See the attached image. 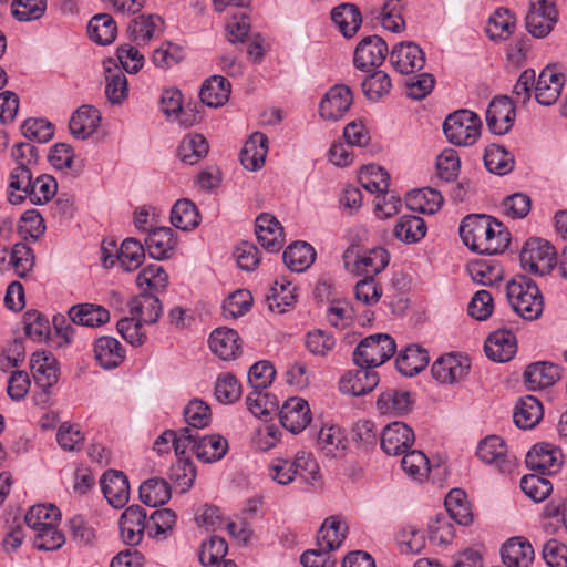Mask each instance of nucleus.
Here are the masks:
<instances>
[{"mask_svg": "<svg viewBox=\"0 0 567 567\" xmlns=\"http://www.w3.org/2000/svg\"><path fill=\"white\" fill-rule=\"evenodd\" d=\"M268 153V137L261 132H255L244 144L240 162L249 171L260 169Z\"/></svg>", "mask_w": 567, "mask_h": 567, "instance_id": "4be33fe9", "label": "nucleus"}, {"mask_svg": "<svg viewBox=\"0 0 567 567\" xmlns=\"http://www.w3.org/2000/svg\"><path fill=\"white\" fill-rule=\"evenodd\" d=\"M516 117L514 102L506 95L495 96L486 110V125L495 135L511 131Z\"/></svg>", "mask_w": 567, "mask_h": 567, "instance_id": "1a4fd4ad", "label": "nucleus"}, {"mask_svg": "<svg viewBox=\"0 0 567 567\" xmlns=\"http://www.w3.org/2000/svg\"><path fill=\"white\" fill-rule=\"evenodd\" d=\"M487 220V215H468L462 220L458 228L460 236L472 251L478 252V245L485 244V231H488Z\"/></svg>", "mask_w": 567, "mask_h": 567, "instance_id": "c756f323", "label": "nucleus"}, {"mask_svg": "<svg viewBox=\"0 0 567 567\" xmlns=\"http://www.w3.org/2000/svg\"><path fill=\"white\" fill-rule=\"evenodd\" d=\"M526 464L533 468L538 470L542 473L556 472L559 467L555 452L548 444H536L526 455Z\"/></svg>", "mask_w": 567, "mask_h": 567, "instance_id": "4d7b16f0", "label": "nucleus"}, {"mask_svg": "<svg viewBox=\"0 0 567 567\" xmlns=\"http://www.w3.org/2000/svg\"><path fill=\"white\" fill-rule=\"evenodd\" d=\"M255 234L258 243L269 252H278L284 245V229L275 216L262 213L256 218Z\"/></svg>", "mask_w": 567, "mask_h": 567, "instance_id": "f3484780", "label": "nucleus"}, {"mask_svg": "<svg viewBox=\"0 0 567 567\" xmlns=\"http://www.w3.org/2000/svg\"><path fill=\"white\" fill-rule=\"evenodd\" d=\"M208 142L202 134H188L182 140L177 154L184 163L194 165L208 153Z\"/></svg>", "mask_w": 567, "mask_h": 567, "instance_id": "864d4df0", "label": "nucleus"}, {"mask_svg": "<svg viewBox=\"0 0 567 567\" xmlns=\"http://www.w3.org/2000/svg\"><path fill=\"white\" fill-rule=\"evenodd\" d=\"M163 20L158 16H138L127 27L130 39L137 45L148 44L162 32Z\"/></svg>", "mask_w": 567, "mask_h": 567, "instance_id": "a878e982", "label": "nucleus"}, {"mask_svg": "<svg viewBox=\"0 0 567 567\" xmlns=\"http://www.w3.org/2000/svg\"><path fill=\"white\" fill-rule=\"evenodd\" d=\"M176 519L175 512L169 508L154 511L147 519L148 536L156 540L167 539L173 533Z\"/></svg>", "mask_w": 567, "mask_h": 567, "instance_id": "09e8293b", "label": "nucleus"}, {"mask_svg": "<svg viewBox=\"0 0 567 567\" xmlns=\"http://www.w3.org/2000/svg\"><path fill=\"white\" fill-rule=\"evenodd\" d=\"M331 19L346 38H352L359 30L362 19L358 7L353 3H342L331 11Z\"/></svg>", "mask_w": 567, "mask_h": 567, "instance_id": "ea45409f", "label": "nucleus"}, {"mask_svg": "<svg viewBox=\"0 0 567 567\" xmlns=\"http://www.w3.org/2000/svg\"><path fill=\"white\" fill-rule=\"evenodd\" d=\"M477 457L499 473H512L517 466L516 457L508 452L506 442L498 435L483 439L476 449Z\"/></svg>", "mask_w": 567, "mask_h": 567, "instance_id": "423d86ee", "label": "nucleus"}, {"mask_svg": "<svg viewBox=\"0 0 567 567\" xmlns=\"http://www.w3.org/2000/svg\"><path fill=\"white\" fill-rule=\"evenodd\" d=\"M388 54V44L381 37H364L355 47L353 64L358 70L365 72L380 66Z\"/></svg>", "mask_w": 567, "mask_h": 567, "instance_id": "6e6552de", "label": "nucleus"}, {"mask_svg": "<svg viewBox=\"0 0 567 567\" xmlns=\"http://www.w3.org/2000/svg\"><path fill=\"white\" fill-rule=\"evenodd\" d=\"M444 505L451 519L458 525L467 526L473 520L470 504L466 494L458 488L449 492L445 497Z\"/></svg>", "mask_w": 567, "mask_h": 567, "instance_id": "de8ad7c7", "label": "nucleus"}, {"mask_svg": "<svg viewBox=\"0 0 567 567\" xmlns=\"http://www.w3.org/2000/svg\"><path fill=\"white\" fill-rule=\"evenodd\" d=\"M501 556L507 567H528L534 560V549L527 539L513 537L502 546Z\"/></svg>", "mask_w": 567, "mask_h": 567, "instance_id": "5701e85b", "label": "nucleus"}, {"mask_svg": "<svg viewBox=\"0 0 567 567\" xmlns=\"http://www.w3.org/2000/svg\"><path fill=\"white\" fill-rule=\"evenodd\" d=\"M558 21V12L551 0H534L525 17L527 31L534 38L547 37Z\"/></svg>", "mask_w": 567, "mask_h": 567, "instance_id": "0eeeda50", "label": "nucleus"}, {"mask_svg": "<svg viewBox=\"0 0 567 567\" xmlns=\"http://www.w3.org/2000/svg\"><path fill=\"white\" fill-rule=\"evenodd\" d=\"M484 164L492 174L503 176L513 171L515 159L504 146L491 144L485 150Z\"/></svg>", "mask_w": 567, "mask_h": 567, "instance_id": "c03bdc74", "label": "nucleus"}, {"mask_svg": "<svg viewBox=\"0 0 567 567\" xmlns=\"http://www.w3.org/2000/svg\"><path fill=\"white\" fill-rule=\"evenodd\" d=\"M140 499L150 507L164 505L171 499V486L164 478H148L140 486Z\"/></svg>", "mask_w": 567, "mask_h": 567, "instance_id": "a18cd8bd", "label": "nucleus"}, {"mask_svg": "<svg viewBox=\"0 0 567 567\" xmlns=\"http://www.w3.org/2000/svg\"><path fill=\"white\" fill-rule=\"evenodd\" d=\"M544 416L540 401L534 395L520 398L514 408L513 419L516 426L523 430L535 427Z\"/></svg>", "mask_w": 567, "mask_h": 567, "instance_id": "bb28decb", "label": "nucleus"}, {"mask_svg": "<svg viewBox=\"0 0 567 567\" xmlns=\"http://www.w3.org/2000/svg\"><path fill=\"white\" fill-rule=\"evenodd\" d=\"M184 419L187 427L196 430L207 427L212 422V412L209 405L200 399H193L184 408Z\"/></svg>", "mask_w": 567, "mask_h": 567, "instance_id": "bf43d9fd", "label": "nucleus"}, {"mask_svg": "<svg viewBox=\"0 0 567 567\" xmlns=\"http://www.w3.org/2000/svg\"><path fill=\"white\" fill-rule=\"evenodd\" d=\"M100 122L101 113L96 107L82 105L72 114L69 128L74 137L86 140L97 130Z\"/></svg>", "mask_w": 567, "mask_h": 567, "instance_id": "412c9836", "label": "nucleus"}, {"mask_svg": "<svg viewBox=\"0 0 567 567\" xmlns=\"http://www.w3.org/2000/svg\"><path fill=\"white\" fill-rule=\"evenodd\" d=\"M468 370L455 355L449 354L439 358L432 365V374L441 383H453L462 379Z\"/></svg>", "mask_w": 567, "mask_h": 567, "instance_id": "79ce46f5", "label": "nucleus"}, {"mask_svg": "<svg viewBox=\"0 0 567 567\" xmlns=\"http://www.w3.org/2000/svg\"><path fill=\"white\" fill-rule=\"evenodd\" d=\"M353 103L351 89L344 84H336L326 93L320 102V115L337 121L344 116Z\"/></svg>", "mask_w": 567, "mask_h": 567, "instance_id": "ddd939ff", "label": "nucleus"}, {"mask_svg": "<svg viewBox=\"0 0 567 567\" xmlns=\"http://www.w3.org/2000/svg\"><path fill=\"white\" fill-rule=\"evenodd\" d=\"M481 117L470 110H458L446 116L443 132L447 141L457 146H471L480 137Z\"/></svg>", "mask_w": 567, "mask_h": 567, "instance_id": "f03ea898", "label": "nucleus"}, {"mask_svg": "<svg viewBox=\"0 0 567 567\" xmlns=\"http://www.w3.org/2000/svg\"><path fill=\"white\" fill-rule=\"evenodd\" d=\"M280 423L291 433L302 432L311 422L309 404L301 398H289L279 412Z\"/></svg>", "mask_w": 567, "mask_h": 567, "instance_id": "4468645a", "label": "nucleus"}, {"mask_svg": "<svg viewBox=\"0 0 567 567\" xmlns=\"http://www.w3.org/2000/svg\"><path fill=\"white\" fill-rule=\"evenodd\" d=\"M210 350L223 360H233L240 351L238 332L230 328L215 329L208 340Z\"/></svg>", "mask_w": 567, "mask_h": 567, "instance_id": "b1692460", "label": "nucleus"}, {"mask_svg": "<svg viewBox=\"0 0 567 567\" xmlns=\"http://www.w3.org/2000/svg\"><path fill=\"white\" fill-rule=\"evenodd\" d=\"M128 306L130 313L147 324L157 322L163 311L159 299L151 292H142L132 298Z\"/></svg>", "mask_w": 567, "mask_h": 567, "instance_id": "2f4dec72", "label": "nucleus"}, {"mask_svg": "<svg viewBox=\"0 0 567 567\" xmlns=\"http://www.w3.org/2000/svg\"><path fill=\"white\" fill-rule=\"evenodd\" d=\"M292 461L296 477L303 483L315 486L321 481L320 467L312 454L298 452Z\"/></svg>", "mask_w": 567, "mask_h": 567, "instance_id": "13d9d810", "label": "nucleus"}, {"mask_svg": "<svg viewBox=\"0 0 567 567\" xmlns=\"http://www.w3.org/2000/svg\"><path fill=\"white\" fill-rule=\"evenodd\" d=\"M516 338L511 330H496L488 336L484 344L486 355L495 362H507L516 353Z\"/></svg>", "mask_w": 567, "mask_h": 567, "instance_id": "a211bd4d", "label": "nucleus"}, {"mask_svg": "<svg viewBox=\"0 0 567 567\" xmlns=\"http://www.w3.org/2000/svg\"><path fill=\"white\" fill-rule=\"evenodd\" d=\"M413 430L403 422L386 425L381 433V447L389 455L404 454L413 445Z\"/></svg>", "mask_w": 567, "mask_h": 567, "instance_id": "f8f14e48", "label": "nucleus"}, {"mask_svg": "<svg viewBox=\"0 0 567 567\" xmlns=\"http://www.w3.org/2000/svg\"><path fill=\"white\" fill-rule=\"evenodd\" d=\"M282 259L291 271L302 272L313 264L316 250L306 241H296L285 249Z\"/></svg>", "mask_w": 567, "mask_h": 567, "instance_id": "f704fd0d", "label": "nucleus"}, {"mask_svg": "<svg viewBox=\"0 0 567 567\" xmlns=\"http://www.w3.org/2000/svg\"><path fill=\"white\" fill-rule=\"evenodd\" d=\"M61 519L60 509L53 505H34L30 507L24 516V522L29 528L37 530L41 527H48L58 524Z\"/></svg>", "mask_w": 567, "mask_h": 567, "instance_id": "6e6d98bb", "label": "nucleus"}, {"mask_svg": "<svg viewBox=\"0 0 567 567\" xmlns=\"http://www.w3.org/2000/svg\"><path fill=\"white\" fill-rule=\"evenodd\" d=\"M361 186L370 193H388L390 186V175L381 166L370 164L363 166L359 173Z\"/></svg>", "mask_w": 567, "mask_h": 567, "instance_id": "603ef678", "label": "nucleus"}, {"mask_svg": "<svg viewBox=\"0 0 567 567\" xmlns=\"http://www.w3.org/2000/svg\"><path fill=\"white\" fill-rule=\"evenodd\" d=\"M488 231H485V244L478 245V254L496 255L503 252L509 245V233L504 229L503 224L488 216Z\"/></svg>", "mask_w": 567, "mask_h": 567, "instance_id": "a19ab883", "label": "nucleus"}, {"mask_svg": "<svg viewBox=\"0 0 567 567\" xmlns=\"http://www.w3.org/2000/svg\"><path fill=\"white\" fill-rule=\"evenodd\" d=\"M68 313L72 323L90 328L101 327L110 320L109 310L95 303L72 306Z\"/></svg>", "mask_w": 567, "mask_h": 567, "instance_id": "c85d7f7f", "label": "nucleus"}, {"mask_svg": "<svg viewBox=\"0 0 567 567\" xmlns=\"http://www.w3.org/2000/svg\"><path fill=\"white\" fill-rule=\"evenodd\" d=\"M380 379L371 368L359 367L355 370L346 372L339 382V389L344 394L362 396L371 392L379 383Z\"/></svg>", "mask_w": 567, "mask_h": 567, "instance_id": "dca6fc26", "label": "nucleus"}, {"mask_svg": "<svg viewBox=\"0 0 567 567\" xmlns=\"http://www.w3.org/2000/svg\"><path fill=\"white\" fill-rule=\"evenodd\" d=\"M58 183L47 174L39 175L33 179L32 186L27 197L34 205H42L48 203L56 193Z\"/></svg>", "mask_w": 567, "mask_h": 567, "instance_id": "e2e57ef3", "label": "nucleus"}, {"mask_svg": "<svg viewBox=\"0 0 567 567\" xmlns=\"http://www.w3.org/2000/svg\"><path fill=\"white\" fill-rule=\"evenodd\" d=\"M101 489L107 503L114 508L124 507L130 499V483L127 476L116 470L106 471L101 480Z\"/></svg>", "mask_w": 567, "mask_h": 567, "instance_id": "2eb2a0df", "label": "nucleus"}, {"mask_svg": "<svg viewBox=\"0 0 567 567\" xmlns=\"http://www.w3.org/2000/svg\"><path fill=\"white\" fill-rule=\"evenodd\" d=\"M116 258L123 270L133 271L142 265L145 249L137 239L126 238L116 251Z\"/></svg>", "mask_w": 567, "mask_h": 567, "instance_id": "5fc2aeb1", "label": "nucleus"}, {"mask_svg": "<svg viewBox=\"0 0 567 567\" xmlns=\"http://www.w3.org/2000/svg\"><path fill=\"white\" fill-rule=\"evenodd\" d=\"M116 33V22L109 13H97L87 23L89 38L99 45L111 44Z\"/></svg>", "mask_w": 567, "mask_h": 567, "instance_id": "4c0bfd02", "label": "nucleus"}, {"mask_svg": "<svg viewBox=\"0 0 567 567\" xmlns=\"http://www.w3.org/2000/svg\"><path fill=\"white\" fill-rule=\"evenodd\" d=\"M389 260V252L382 247H377L359 257L355 266L359 272L373 277L388 266Z\"/></svg>", "mask_w": 567, "mask_h": 567, "instance_id": "052dcab7", "label": "nucleus"}, {"mask_svg": "<svg viewBox=\"0 0 567 567\" xmlns=\"http://www.w3.org/2000/svg\"><path fill=\"white\" fill-rule=\"evenodd\" d=\"M443 205V196L434 188H422L411 192L406 197V206L413 212L435 214Z\"/></svg>", "mask_w": 567, "mask_h": 567, "instance_id": "e433bc0d", "label": "nucleus"}, {"mask_svg": "<svg viewBox=\"0 0 567 567\" xmlns=\"http://www.w3.org/2000/svg\"><path fill=\"white\" fill-rule=\"evenodd\" d=\"M412 404L411 393L398 389L385 390L379 395L377 401V406L383 414H406L412 410Z\"/></svg>", "mask_w": 567, "mask_h": 567, "instance_id": "c9c22d12", "label": "nucleus"}, {"mask_svg": "<svg viewBox=\"0 0 567 567\" xmlns=\"http://www.w3.org/2000/svg\"><path fill=\"white\" fill-rule=\"evenodd\" d=\"M347 527L336 517L327 518L318 530L317 547L330 553L340 547L346 538Z\"/></svg>", "mask_w": 567, "mask_h": 567, "instance_id": "37998d69", "label": "nucleus"}, {"mask_svg": "<svg viewBox=\"0 0 567 567\" xmlns=\"http://www.w3.org/2000/svg\"><path fill=\"white\" fill-rule=\"evenodd\" d=\"M177 244L174 231L169 227H157L148 230L145 245L151 258L163 260L169 258Z\"/></svg>", "mask_w": 567, "mask_h": 567, "instance_id": "cd10ccee", "label": "nucleus"}, {"mask_svg": "<svg viewBox=\"0 0 567 567\" xmlns=\"http://www.w3.org/2000/svg\"><path fill=\"white\" fill-rule=\"evenodd\" d=\"M33 166H16L9 175L8 200L12 205L21 204L28 196L33 183Z\"/></svg>", "mask_w": 567, "mask_h": 567, "instance_id": "473e14b6", "label": "nucleus"}, {"mask_svg": "<svg viewBox=\"0 0 567 567\" xmlns=\"http://www.w3.org/2000/svg\"><path fill=\"white\" fill-rule=\"evenodd\" d=\"M519 260L522 268L530 274L545 276L556 266V251L543 238H529L523 246Z\"/></svg>", "mask_w": 567, "mask_h": 567, "instance_id": "20e7f679", "label": "nucleus"}, {"mask_svg": "<svg viewBox=\"0 0 567 567\" xmlns=\"http://www.w3.org/2000/svg\"><path fill=\"white\" fill-rule=\"evenodd\" d=\"M192 439V430L189 427H182L178 431L166 430L154 442V450L159 454L169 451V443H172L176 456L185 455L189 447Z\"/></svg>", "mask_w": 567, "mask_h": 567, "instance_id": "49530a36", "label": "nucleus"}, {"mask_svg": "<svg viewBox=\"0 0 567 567\" xmlns=\"http://www.w3.org/2000/svg\"><path fill=\"white\" fill-rule=\"evenodd\" d=\"M395 351L396 343L390 334H371L355 347L353 362L361 368H375L388 361Z\"/></svg>", "mask_w": 567, "mask_h": 567, "instance_id": "7ed1b4c3", "label": "nucleus"}, {"mask_svg": "<svg viewBox=\"0 0 567 567\" xmlns=\"http://www.w3.org/2000/svg\"><path fill=\"white\" fill-rule=\"evenodd\" d=\"M30 367L34 382L41 389L37 402L45 404L51 394V389L59 381L58 360L50 351H35L31 357Z\"/></svg>", "mask_w": 567, "mask_h": 567, "instance_id": "39448f33", "label": "nucleus"}, {"mask_svg": "<svg viewBox=\"0 0 567 567\" xmlns=\"http://www.w3.org/2000/svg\"><path fill=\"white\" fill-rule=\"evenodd\" d=\"M171 223L182 230H192L199 225V213L189 199H179L171 210Z\"/></svg>", "mask_w": 567, "mask_h": 567, "instance_id": "3c124183", "label": "nucleus"}, {"mask_svg": "<svg viewBox=\"0 0 567 567\" xmlns=\"http://www.w3.org/2000/svg\"><path fill=\"white\" fill-rule=\"evenodd\" d=\"M296 287L285 278L276 280L267 296L268 306L271 311L282 313L296 302Z\"/></svg>", "mask_w": 567, "mask_h": 567, "instance_id": "8fccbe9b", "label": "nucleus"}, {"mask_svg": "<svg viewBox=\"0 0 567 567\" xmlns=\"http://www.w3.org/2000/svg\"><path fill=\"white\" fill-rule=\"evenodd\" d=\"M520 488L534 502H542L547 498L551 491V483L542 476L529 474L524 475L520 480Z\"/></svg>", "mask_w": 567, "mask_h": 567, "instance_id": "69168bd1", "label": "nucleus"}, {"mask_svg": "<svg viewBox=\"0 0 567 567\" xmlns=\"http://www.w3.org/2000/svg\"><path fill=\"white\" fill-rule=\"evenodd\" d=\"M429 361L430 357L426 349L417 344H411L399 353L395 364L401 374L413 377L425 369Z\"/></svg>", "mask_w": 567, "mask_h": 567, "instance_id": "7c9ffc66", "label": "nucleus"}, {"mask_svg": "<svg viewBox=\"0 0 567 567\" xmlns=\"http://www.w3.org/2000/svg\"><path fill=\"white\" fill-rule=\"evenodd\" d=\"M230 83L221 75L207 79L199 91L200 101L209 107L224 105L230 95Z\"/></svg>", "mask_w": 567, "mask_h": 567, "instance_id": "72a5a7b5", "label": "nucleus"}, {"mask_svg": "<svg viewBox=\"0 0 567 567\" xmlns=\"http://www.w3.org/2000/svg\"><path fill=\"white\" fill-rule=\"evenodd\" d=\"M564 75L555 66H546L535 84V99L542 105L554 104L560 95Z\"/></svg>", "mask_w": 567, "mask_h": 567, "instance_id": "6ab92c4d", "label": "nucleus"}, {"mask_svg": "<svg viewBox=\"0 0 567 567\" xmlns=\"http://www.w3.org/2000/svg\"><path fill=\"white\" fill-rule=\"evenodd\" d=\"M560 365L538 361L529 364L524 372V381L529 390H537L554 385L561 378Z\"/></svg>", "mask_w": 567, "mask_h": 567, "instance_id": "aec40b11", "label": "nucleus"}, {"mask_svg": "<svg viewBox=\"0 0 567 567\" xmlns=\"http://www.w3.org/2000/svg\"><path fill=\"white\" fill-rule=\"evenodd\" d=\"M93 350L100 367L107 370L118 367L125 358V349L116 338L110 336L97 338Z\"/></svg>", "mask_w": 567, "mask_h": 567, "instance_id": "393cba45", "label": "nucleus"}, {"mask_svg": "<svg viewBox=\"0 0 567 567\" xmlns=\"http://www.w3.org/2000/svg\"><path fill=\"white\" fill-rule=\"evenodd\" d=\"M390 76L383 71H375L362 82V91L371 101H378L390 92Z\"/></svg>", "mask_w": 567, "mask_h": 567, "instance_id": "774afa93", "label": "nucleus"}, {"mask_svg": "<svg viewBox=\"0 0 567 567\" xmlns=\"http://www.w3.org/2000/svg\"><path fill=\"white\" fill-rule=\"evenodd\" d=\"M105 72V95L112 104H121L128 94L127 79L118 69L107 68Z\"/></svg>", "mask_w": 567, "mask_h": 567, "instance_id": "680f3d73", "label": "nucleus"}, {"mask_svg": "<svg viewBox=\"0 0 567 567\" xmlns=\"http://www.w3.org/2000/svg\"><path fill=\"white\" fill-rule=\"evenodd\" d=\"M427 227L424 219L415 215L401 216L393 229L394 236L402 243H419L426 235Z\"/></svg>", "mask_w": 567, "mask_h": 567, "instance_id": "58836bf2", "label": "nucleus"}, {"mask_svg": "<svg viewBox=\"0 0 567 567\" xmlns=\"http://www.w3.org/2000/svg\"><path fill=\"white\" fill-rule=\"evenodd\" d=\"M506 297L513 311L520 318L534 321L544 310V297L537 284L525 275H517L506 285Z\"/></svg>", "mask_w": 567, "mask_h": 567, "instance_id": "f257e3e1", "label": "nucleus"}, {"mask_svg": "<svg viewBox=\"0 0 567 567\" xmlns=\"http://www.w3.org/2000/svg\"><path fill=\"white\" fill-rule=\"evenodd\" d=\"M136 284L140 288L145 286L150 290L158 292L166 288L168 275L162 266L152 264L140 271L136 277Z\"/></svg>", "mask_w": 567, "mask_h": 567, "instance_id": "0e129e2a", "label": "nucleus"}, {"mask_svg": "<svg viewBox=\"0 0 567 567\" xmlns=\"http://www.w3.org/2000/svg\"><path fill=\"white\" fill-rule=\"evenodd\" d=\"M190 450L199 461L213 463L221 460L228 451V442L219 434L199 436L192 430Z\"/></svg>", "mask_w": 567, "mask_h": 567, "instance_id": "9b49d317", "label": "nucleus"}, {"mask_svg": "<svg viewBox=\"0 0 567 567\" xmlns=\"http://www.w3.org/2000/svg\"><path fill=\"white\" fill-rule=\"evenodd\" d=\"M184 59V50L173 42H164L154 50L152 62L156 68L169 69Z\"/></svg>", "mask_w": 567, "mask_h": 567, "instance_id": "338daca9", "label": "nucleus"}, {"mask_svg": "<svg viewBox=\"0 0 567 567\" xmlns=\"http://www.w3.org/2000/svg\"><path fill=\"white\" fill-rule=\"evenodd\" d=\"M390 61L399 73L409 75L424 68L425 53L415 42H401L390 52Z\"/></svg>", "mask_w": 567, "mask_h": 567, "instance_id": "9d476101", "label": "nucleus"}]
</instances>
